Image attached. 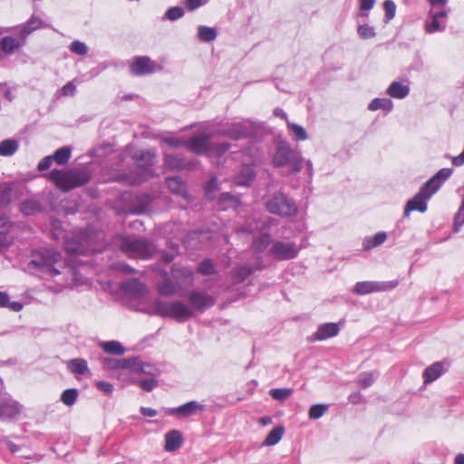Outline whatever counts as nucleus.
<instances>
[{"label":"nucleus","instance_id":"14","mask_svg":"<svg viewBox=\"0 0 464 464\" xmlns=\"http://www.w3.org/2000/svg\"><path fill=\"white\" fill-rule=\"evenodd\" d=\"M210 138V135L207 133L195 135L186 141L185 146L188 150L198 155L208 154Z\"/></svg>","mask_w":464,"mask_h":464},{"label":"nucleus","instance_id":"16","mask_svg":"<svg viewBox=\"0 0 464 464\" xmlns=\"http://www.w3.org/2000/svg\"><path fill=\"white\" fill-rule=\"evenodd\" d=\"M205 410V405L198 402L197 401H190L179 407L169 408L167 410V413L169 415H176L179 417H190L196 414L198 411Z\"/></svg>","mask_w":464,"mask_h":464},{"label":"nucleus","instance_id":"5","mask_svg":"<svg viewBox=\"0 0 464 464\" xmlns=\"http://www.w3.org/2000/svg\"><path fill=\"white\" fill-rule=\"evenodd\" d=\"M49 178L63 191H68L73 188L83 186L90 180V175L86 171L81 169H53L49 173Z\"/></svg>","mask_w":464,"mask_h":464},{"label":"nucleus","instance_id":"59","mask_svg":"<svg viewBox=\"0 0 464 464\" xmlns=\"http://www.w3.org/2000/svg\"><path fill=\"white\" fill-rule=\"evenodd\" d=\"M13 243V238L6 231H0V253L5 252Z\"/></svg>","mask_w":464,"mask_h":464},{"label":"nucleus","instance_id":"15","mask_svg":"<svg viewBox=\"0 0 464 464\" xmlns=\"http://www.w3.org/2000/svg\"><path fill=\"white\" fill-rule=\"evenodd\" d=\"M449 368V362L446 361H440L428 366L422 372V378L424 384H430L440 376H442Z\"/></svg>","mask_w":464,"mask_h":464},{"label":"nucleus","instance_id":"28","mask_svg":"<svg viewBox=\"0 0 464 464\" xmlns=\"http://www.w3.org/2000/svg\"><path fill=\"white\" fill-rule=\"evenodd\" d=\"M258 267L257 269H260ZM256 268L253 267L250 265H243L236 266L231 271V276L235 279L236 283H242L245 281L249 276H251Z\"/></svg>","mask_w":464,"mask_h":464},{"label":"nucleus","instance_id":"35","mask_svg":"<svg viewBox=\"0 0 464 464\" xmlns=\"http://www.w3.org/2000/svg\"><path fill=\"white\" fill-rule=\"evenodd\" d=\"M20 211L24 216H32V215H34L35 213L41 212L42 206L38 201H36L34 199H29V200L23 201L21 203Z\"/></svg>","mask_w":464,"mask_h":464},{"label":"nucleus","instance_id":"10","mask_svg":"<svg viewBox=\"0 0 464 464\" xmlns=\"http://www.w3.org/2000/svg\"><path fill=\"white\" fill-rule=\"evenodd\" d=\"M300 248L295 242L276 241L268 250V255L277 260H290L298 256Z\"/></svg>","mask_w":464,"mask_h":464},{"label":"nucleus","instance_id":"26","mask_svg":"<svg viewBox=\"0 0 464 464\" xmlns=\"http://www.w3.org/2000/svg\"><path fill=\"white\" fill-rule=\"evenodd\" d=\"M256 177L255 169L250 165L242 166L236 177V183L238 186H249Z\"/></svg>","mask_w":464,"mask_h":464},{"label":"nucleus","instance_id":"8","mask_svg":"<svg viewBox=\"0 0 464 464\" xmlns=\"http://www.w3.org/2000/svg\"><path fill=\"white\" fill-rule=\"evenodd\" d=\"M398 285L399 280L361 281L355 284L353 292L358 295H365L372 293L390 291L397 287Z\"/></svg>","mask_w":464,"mask_h":464},{"label":"nucleus","instance_id":"61","mask_svg":"<svg viewBox=\"0 0 464 464\" xmlns=\"http://www.w3.org/2000/svg\"><path fill=\"white\" fill-rule=\"evenodd\" d=\"M60 92L63 96H73L76 92V86L73 83V81L68 82L64 84Z\"/></svg>","mask_w":464,"mask_h":464},{"label":"nucleus","instance_id":"33","mask_svg":"<svg viewBox=\"0 0 464 464\" xmlns=\"http://www.w3.org/2000/svg\"><path fill=\"white\" fill-rule=\"evenodd\" d=\"M19 142L14 139H5L0 142V156L11 157L18 150Z\"/></svg>","mask_w":464,"mask_h":464},{"label":"nucleus","instance_id":"55","mask_svg":"<svg viewBox=\"0 0 464 464\" xmlns=\"http://www.w3.org/2000/svg\"><path fill=\"white\" fill-rule=\"evenodd\" d=\"M383 9L385 12L384 22L389 23L395 16L396 5L392 0H385L383 3Z\"/></svg>","mask_w":464,"mask_h":464},{"label":"nucleus","instance_id":"50","mask_svg":"<svg viewBox=\"0 0 464 464\" xmlns=\"http://www.w3.org/2000/svg\"><path fill=\"white\" fill-rule=\"evenodd\" d=\"M137 384L142 391L150 392L158 386L159 381L156 378L147 377L137 381Z\"/></svg>","mask_w":464,"mask_h":464},{"label":"nucleus","instance_id":"41","mask_svg":"<svg viewBox=\"0 0 464 464\" xmlns=\"http://www.w3.org/2000/svg\"><path fill=\"white\" fill-rule=\"evenodd\" d=\"M198 38L205 43H209L217 38V32L214 28L200 25L198 28Z\"/></svg>","mask_w":464,"mask_h":464},{"label":"nucleus","instance_id":"52","mask_svg":"<svg viewBox=\"0 0 464 464\" xmlns=\"http://www.w3.org/2000/svg\"><path fill=\"white\" fill-rule=\"evenodd\" d=\"M64 249L69 255H81L84 252V247L81 243L72 242L66 238L64 242Z\"/></svg>","mask_w":464,"mask_h":464},{"label":"nucleus","instance_id":"6","mask_svg":"<svg viewBox=\"0 0 464 464\" xmlns=\"http://www.w3.org/2000/svg\"><path fill=\"white\" fill-rule=\"evenodd\" d=\"M303 160L301 152L293 149L288 142L281 140L277 143L273 157V163L276 167L289 166L294 172L297 173L302 169Z\"/></svg>","mask_w":464,"mask_h":464},{"label":"nucleus","instance_id":"24","mask_svg":"<svg viewBox=\"0 0 464 464\" xmlns=\"http://www.w3.org/2000/svg\"><path fill=\"white\" fill-rule=\"evenodd\" d=\"M386 93L394 99H404L410 93V86L401 82L394 81L387 88Z\"/></svg>","mask_w":464,"mask_h":464},{"label":"nucleus","instance_id":"18","mask_svg":"<svg viewBox=\"0 0 464 464\" xmlns=\"http://www.w3.org/2000/svg\"><path fill=\"white\" fill-rule=\"evenodd\" d=\"M135 359V363L131 367L130 371L138 373L140 372L147 377L156 378L158 379L161 373L160 369L153 363L143 362L139 357H133Z\"/></svg>","mask_w":464,"mask_h":464},{"label":"nucleus","instance_id":"3","mask_svg":"<svg viewBox=\"0 0 464 464\" xmlns=\"http://www.w3.org/2000/svg\"><path fill=\"white\" fill-rule=\"evenodd\" d=\"M147 313L150 315L172 318L179 323H184L194 316L192 308L182 301L165 302L159 298L154 300Z\"/></svg>","mask_w":464,"mask_h":464},{"label":"nucleus","instance_id":"54","mask_svg":"<svg viewBox=\"0 0 464 464\" xmlns=\"http://www.w3.org/2000/svg\"><path fill=\"white\" fill-rule=\"evenodd\" d=\"M328 410L327 404H314L309 409V418L311 420H317L321 418Z\"/></svg>","mask_w":464,"mask_h":464},{"label":"nucleus","instance_id":"2","mask_svg":"<svg viewBox=\"0 0 464 464\" xmlns=\"http://www.w3.org/2000/svg\"><path fill=\"white\" fill-rule=\"evenodd\" d=\"M113 244L130 258L148 259L155 251L150 240L133 235H118L113 238Z\"/></svg>","mask_w":464,"mask_h":464},{"label":"nucleus","instance_id":"38","mask_svg":"<svg viewBox=\"0 0 464 464\" xmlns=\"http://www.w3.org/2000/svg\"><path fill=\"white\" fill-rule=\"evenodd\" d=\"M102 348L105 353L114 355H121L125 353V348L118 341L103 342Z\"/></svg>","mask_w":464,"mask_h":464},{"label":"nucleus","instance_id":"34","mask_svg":"<svg viewBox=\"0 0 464 464\" xmlns=\"http://www.w3.org/2000/svg\"><path fill=\"white\" fill-rule=\"evenodd\" d=\"M134 159L139 167H150L153 165L155 153L150 150H141L135 153Z\"/></svg>","mask_w":464,"mask_h":464},{"label":"nucleus","instance_id":"23","mask_svg":"<svg viewBox=\"0 0 464 464\" xmlns=\"http://www.w3.org/2000/svg\"><path fill=\"white\" fill-rule=\"evenodd\" d=\"M164 164L170 170H182L188 167V162L181 154H165Z\"/></svg>","mask_w":464,"mask_h":464},{"label":"nucleus","instance_id":"53","mask_svg":"<svg viewBox=\"0 0 464 464\" xmlns=\"http://www.w3.org/2000/svg\"><path fill=\"white\" fill-rule=\"evenodd\" d=\"M357 34L363 40L372 39L376 36V32H375L374 27H372L367 24L359 25L358 29H357Z\"/></svg>","mask_w":464,"mask_h":464},{"label":"nucleus","instance_id":"63","mask_svg":"<svg viewBox=\"0 0 464 464\" xmlns=\"http://www.w3.org/2000/svg\"><path fill=\"white\" fill-rule=\"evenodd\" d=\"M0 92L4 94L5 98L12 102L14 99V94L12 92V90L8 86L6 82L0 83Z\"/></svg>","mask_w":464,"mask_h":464},{"label":"nucleus","instance_id":"48","mask_svg":"<svg viewBox=\"0 0 464 464\" xmlns=\"http://www.w3.org/2000/svg\"><path fill=\"white\" fill-rule=\"evenodd\" d=\"M293 393V390L289 388H276L271 389L269 392L270 396L276 401H284L288 399Z\"/></svg>","mask_w":464,"mask_h":464},{"label":"nucleus","instance_id":"31","mask_svg":"<svg viewBox=\"0 0 464 464\" xmlns=\"http://www.w3.org/2000/svg\"><path fill=\"white\" fill-rule=\"evenodd\" d=\"M168 188L174 193L184 198L187 197V186L179 177L168 178L166 179Z\"/></svg>","mask_w":464,"mask_h":464},{"label":"nucleus","instance_id":"25","mask_svg":"<svg viewBox=\"0 0 464 464\" xmlns=\"http://www.w3.org/2000/svg\"><path fill=\"white\" fill-rule=\"evenodd\" d=\"M104 365L111 370L116 369H129L135 363V359L133 357L130 358H121V359H113V358H104L103 359Z\"/></svg>","mask_w":464,"mask_h":464},{"label":"nucleus","instance_id":"56","mask_svg":"<svg viewBox=\"0 0 464 464\" xmlns=\"http://www.w3.org/2000/svg\"><path fill=\"white\" fill-rule=\"evenodd\" d=\"M69 49L72 53L78 55H86L88 53V46L86 45V44L79 40L72 42V44L69 46Z\"/></svg>","mask_w":464,"mask_h":464},{"label":"nucleus","instance_id":"9","mask_svg":"<svg viewBox=\"0 0 464 464\" xmlns=\"http://www.w3.org/2000/svg\"><path fill=\"white\" fill-rule=\"evenodd\" d=\"M435 193L423 184L412 198L407 201L404 208V217H408L411 211L424 213L427 211V203Z\"/></svg>","mask_w":464,"mask_h":464},{"label":"nucleus","instance_id":"12","mask_svg":"<svg viewBox=\"0 0 464 464\" xmlns=\"http://www.w3.org/2000/svg\"><path fill=\"white\" fill-rule=\"evenodd\" d=\"M188 301L192 307L200 313H204L216 304V298L203 290H194L190 292Z\"/></svg>","mask_w":464,"mask_h":464},{"label":"nucleus","instance_id":"47","mask_svg":"<svg viewBox=\"0 0 464 464\" xmlns=\"http://www.w3.org/2000/svg\"><path fill=\"white\" fill-rule=\"evenodd\" d=\"M378 374L373 372H364L358 376V384L362 388L370 387L377 378Z\"/></svg>","mask_w":464,"mask_h":464},{"label":"nucleus","instance_id":"42","mask_svg":"<svg viewBox=\"0 0 464 464\" xmlns=\"http://www.w3.org/2000/svg\"><path fill=\"white\" fill-rule=\"evenodd\" d=\"M79 392L77 389L72 388L64 390L61 395V401L68 406L72 407L75 404L77 398H78Z\"/></svg>","mask_w":464,"mask_h":464},{"label":"nucleus","instance_id":"64","mask_svg":"<svg viewBox=\"0 0 464 464\" xmlns=\"http://www.w3.org/2000/svg\"><path fill=\"white\" fill-rule=\"evenodd\" d=\"M53 160L52 156H46L43 158L38 163L37 169L39 171L46 170L50 168L52 161Z\"/></svg>","mask_w":464,"mask_h":464},{"label":"nucleus","instance_id":"29","mask_svg":"<svg viewBox=\"0 0 464 464\" xmlns=\"http://www.w3.org/2000/svg\"><path fill=\"white\" fill-rule=\"evenodd\" d=\"M25 41H19L13 36H5L0 41L1 49L8 54L13 53L15 50L24 45Z\"/></svg>","mask_w":464,"mask_h":464},{"label":"nucleus","instance_id":"17","mask_svg":"<svg viewBox=\"0 0 464 464\" xmlns=\"http://www.w3.org/2000/svg\"><path fill=\"white\" fill-rule=\"evenodd\" d=\"M156 64L148 56L136 57L130 65L131 72L135 75H145L155 72Z\"/></svg>","mask_w":464,"mask_h":464},{"label":"nucleus","instance_id":"36","mask_svg":"<svg viewBox=\"0 0 464 464\" xmlns=\"http://www.w3.org/2000/svg\"><path fill=\"white\" fill-rule=\"evenodd\" d=\"M271 244V236L268 233H263L254 238L252 247L256 252L261 253L265 251Z\"/></svg>","mask_w":464,"mask_h":464},{"label":"nucleus","instance_id":"43","mask_svg":"<svg viewBox=\"0 0 464 464\" xmlns=\"http://www.w3.org/2000/svg\"><path fill=\"white\" fill-rule=\"evenodd\" d=\"M230 148L228 142H221L217 144H210L208 150V157L216 156L217 158L222 157Z\"/></svg>","mask_w":464,"mask_h":464},{"label":"nucleus","instance_id":"49","mask_svg":"<svg viewBox=\"0 0 464 464\" xmlns=\"http://www.w3.org/2000/svg\"><path fill=\"white\" fill-rule=\"evenodd\" d=\"M12 186L8 183L0 185V206H7L11 202Z\"/></svg>","mask_w":464,"mask_h":464},{"label":"nucleus","instance_id":"62","mask_svg":"<svg viewBox=\"0 0 464 464\" xmlns=\"http://www.w3.org/2000/svg\"><path fill=\"white\" fill-rule=\"evenodd\" d=\"M96 387L106 395H111L113 392V385L105 381L97 382Z\"/></svg>","mask_w":464,"mask_h":464},{"label":"nucleus","instance_id":"20","mask_svg":"<svg viewBox=\"0 0 464 464\" xmlns=\"http://www.w3.org/2000/svg\"><path fill=\"white\" fill-rule=\"evenodd\" d=\"M47 28L49 24H45L40 17L33 14L26 23L20 26L21 40L25 41L27 36L39 28Z\"/></svg>","mask_w":464,"mask_h":464},{"label":"nucleus","instance_id":"11","mask_svg":"<svg viewBox=\"0 0 464 464\" xmlns=\"http://www.w3.org/2000/svg\"><path fill=\"white\" fill-rule=\"evenodd\" d=\"M255 132L253 124L250 121H244L235 122L227 126V129L220 131V134L234 140L248 138Z\"/></svg>","mask_w":464,"mask_h":464},{"label":"nucleus","instance_id":"40","mask_svg":"<svg viewBox=\"0 0 464 464\" xmlns=\"http://www.w3.org/2000/svg\"><path fill=\"white\" fill-rule=\"evenodd\" d=\"M287 128L295 140L302 141L308 139L306 130L301 125L287 121Z\"/></svg>","mask_w":464,"mask_h":464},{"label":"nucleus","instance_id":"4","mask_svg":"<svg viewBox=\"0 0 464 464\" xmlns=\"http://www.w3.org/2000/svg\"><path fill=\"white\" fill-rule=\"evenodd\" d=\"M61 258L59 252L43 248L33 253L32 260L28 263V269L43 277H55L60 275L55 265L61 261Z\"/></svg>","mask_w":464,"mask_h":464},{"label":"nucleus","instance_id":"13","mask_svg":"<svg viewBox=\"0 0 464 464\" xmlns=\"http://www.w3.org/2000/svg\"><path fill=\"white\" fill-rule=\"evenodd\" d=\"M22 410V406L8 395L0 396V420H12Z\"/></svg>","mask_w":464,"mask_h":464},{"label":"nucleus","instance_id":"7","mask_svg":"<svg viewBox=\"0 0 464 464\" xmlns=\"http://www.w3.org/2000/svg\"><path fill=\"white\" fill-rule=\"evenodd\" d=\"M266 208L269 213L282 218L295 217L298 213L295 199L281 191L274 193L266 200Z\"/></svg>","mask_w":464,"mask_h":464},{"label":"nucleus","instance_id":"37","mask_svg":"<svg viewBox=\"0 0 464 464\" xmlns=\"http://www.w3.org/2000/svg\"><path fill=\"white\" fill-rule=\"evenodd\" d=\"M284 432H285V429L282 426H277V427L274 428L267 434L263 444L266 445V446H274V445L277 444L281 440V439L284 435Z\"/></svg>","mask_w":464,"mask_h":464},{"label":"nucleus","instance_id":"27","mask_svg":"<svg viewBox=\"0 0 464 464\" xmlns=\"http://www.w3.org/2000/svg\"><path fill=\"white\" fill-rule=\"evenodd\" d=\"M387 239V233L380 231L373 237H365L362 239V248L364 251H369L374 247L382 246Z\"/></svg>","mask_w":464,"mask_h":464},{"label":"nucleus","instance_id":"19","mask_svg":"<svg viewBox=\"0 0 464 464\" xmlns=\"http://www.w3.org/2000/svg\"><path fill=\"white\" fill-rule=\"evenodd\" d=\"M340 332L339 324L336 323H324L318 326L313 334L314 341H324L328 338L338 335Z\"/></svg>","mask_w":464,"mask_h":464},{"label":"nucleus","instance_id":"21","mask_svg":"<svg viewBox=\"0 0 464 464\" xmlns=\"http://www.w3.org/2000/svg\"><path fill=\"white\" fill-rule=\"evenodd\" d=\"M453 173V169L450 168L440 169L432 178H430L424 184L426 187L430 188L432 192L436 193L442 184L450 178Z\"/></svg>","mask_w":464,"mask_h":464},{"label":"nucleus","instance_id":"22","mask_svg":"<svg viewBox=\"0 0 464 464\" xmlns=\"http://www.w3.org/2000/svg\"><path fill=\"white\" fill-rule=\"evenodd\" d=\"M183 443L182 434L178 430H172L165 434L164 450L168 452H173L179 450Z\"/></svg>","mask_w":464,"mask_h":464},{"label":"nucleus","instance_id":"39","mask_svg":"<svg viewBox=\"0 0 464 464\" xmlns=\"http://www.w3.org/2000/svg\"><path fill=\"white\" fill-rule=\"evenodd\" d=\"M71 154H72V150L70 147H62L60 149H58L57 150H55V152L53 153V155H52L53 159V161H55L57 164L59 165H64L66 164L70 158H71Z\"/></svg>","mask_w":464,"mask_h":464},{"label":"nucleus","instance_id":"58","mask_svg":"<svg viewBox=\"0 0 464 464\" xmlns=\"http://www.w3.org/2000/svg\"><path fill=\"white\" fill-rule=\"evenodd\" d=\"M111 267L113 270H117L119 272H121L125 275H132L135 273V269L131 267L130 265L124 263V262H115L111 265Z\"/></svg>","mask_w":464,"mask_h":464},{"label":"nucleus","instance_id":"46","mask_svg":"<svg viewBox=\"0 0 464 464\" xmlns=\"http://www.w3.org/2000/svg\"><path fill=\"white\" fill-rule=\"evenodd\" d=\"M198 272L204 276H210L217 274V269L212 260L209 258H206L198 264Z\"/></svg>","mask_w":464,"mask_h":464},{"label":"nucleus","instance_id":"30","mask_svg":"<svg viewBox=\"0 0 464 464\" xmlns=\"http://www.w3.org/2000/svg\"><path fill=\"white\" fill-rule=\"evenodd\" d=\"M67 368L74 374L84 375L90 372L86 360L82 358L72 359L67 362Z\"/></svg>","mask_w":464,"mask_h":464},{"label":"nucleus","instance_id":"51","mask_svg":"<svg viewBox=\"0 0 464 464\" xmlns=\"http://www.w3.org/2000/svg\"><path fill=\"white\" fill-rule=\"evenodd\" d=\"M185 14V12L182 7L179 6H173L169 8L164 16V20H169V21H177L180 18H182Z\"/></svg>","mask_w":464,"mask_h":464},{"label":"nucleus","instance_id":"32","mask_svg":"<svg viewBox=\"0 0 464 464\" xmlns=\"http://www.w3.org/2000/svg\"><path fill=\"white\" fill-rule=\"evenodd\" d=\"M393 109V102L389 98H374L368 105V110L375 111L378 110L391 112Z\"/></svg>","mask_w":464,"mask_h":464},{"label":"nucleus","instance_id":"44","mask_svg":"<svg viewBox=\"0 0 464 464\" xmlns=\"http://www.w3.org/2000/svg\"><path fill=\"white\" fill-rule=\"evenodd\" d=\"M424 29L427 34H435L437 32H444L446 29V24L440 23V20L430 18V21H426Z\"/></svg>","mask_w":464,"mask_h":464},{"label":"nucleus","instance_id":"57","mask_svg":"<svg viewBox=\"0 0 464 464\" xmlns=\"http://www.w3.org/2000/svg\"><path fill=\"white\" fill-rule=\"evenodd\" d=\"M376 0H359L361 13L359 16L367 18L369 11L373 8Z\"/></svg>","mask_w":464,"mask_h":464},{"label":"nucleus","instance_id":"45","mask_svg":"<svg viewBox=\"0 0 464 464\" xmlns=\"http://www.w3.org/2000/svg\"><path fill=\"white\" fill-rule=\"evenodd\" d=\"M123 288L131 294L140 295L145 290V285L138 279H130L123 285Z\"/></svg>","mask_w":464,"mask_h":464},{"label":"nucleus","instance_id":"60","mask_svg":"<svg viewBox=\"0 0 464 464\" xmlns=\"http://www.w3.org/2000/svg\"><path fill=\"white\" fill-rule=\"evenodd\" d=\"M463 225H464V210L459 208L454 217V224H453L454 231L459 232Z\"/></svg>","mask_w":464,"mask_h":464},{"label":"nucleus","instance_id":"1","mask_svg":"<svg viewBox=\"0 0 464 464\" xmlns=\"http://www.w3.org/2000/svg\"><path fill=\"white\" fill-rule=\"evenodd\" d=\"M161 281L157 284V290L160 295L169 296L177 294L179 290L192 286L195 280L193 269L186 265L173 264L170 268V275L166 270L160 272Z\"/></svg>","mask_w":464,"mask_h":464}]
</instances>
